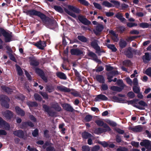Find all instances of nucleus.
I'll return each instance as SVG.
<instances>
[{
    "instance_id": "obj_34",
    "label": "nucleus",
    "mask_w": 151,
    "mask_h": 151,
    "mask_svg": "<svg viewBox=\"0 0 151 151\" xmlns=\"http://www.w3.org/2000/svg\"><path fill=\"white\" fill-rule=\"evenodd\" d=\"M151 56L148 53H145V55L143 57V60L144 62H145V60L147 61L149 60L150 59Z\"/></svg>"
},
{
    "instance_id": "obj_33",
    "label": "nucleus",
    "mask_w": 151,
    "mask_h": 151,
    "mask_svg": "<svg viewBox=\"0 0 151 151\" xmlns=\"http://www.w3.org/2000/svg\"><path fill=\"white\" fill-rule=\"evenodd\" d=\"M130 50L131 48H129L124 52V54L129 58H131L132 56V54Z\"/></svg>"
},
{
    "instance_id": "obj_9",
    "label": "nucleus",
    "mask_w": 151,
    "mask_h": 151,
    "mask_svg": "<svg viewBox=\"0 0 151 151\" xmlns=\"http://www.w3.org/2000/svg\"><path fill=\"white\" fill-rule=\"evenodd\" d=\"M118 74V72L117 71H112L110 73L107 74L108 76V79L109 80V81L111 82L113 81L112 80H111V79L112 78L113 76L117 74ZM117 80V79L115 78L113 81L114 82H115Z\"/></svg>"
},
{
    "instance_id": "obj_25",
    "label": "nucleus",
    "mask_w": 151,
    "mask_h": 151,
    "mask_svg": "<svg viewBox=\"0 0 151 151\" xmlns=\"http://www.w3.org/2000/svg\"><path fill=\"white\" fill-rule=\"evenodd\" d=\"M52 107L55 110L58 111H60L61 109L60 106L59 105L58 103H56L52 104Z\"/></svg>"
},
{
    "instance_id": "obj_7",
    "label": "nucleus",
    "mask_w": 151,
    "mask_h": 151,
    "mask_svg": "<svg viewBox=\"0 0 151 151\" xmlns=\"http://www.w3.org/2000/svg\"><path fill=\"white\" fill-rule=\"evenodd\" d=\"M2 114L4 116L8 119H11L14 116L13 113L8 110H7L3 112Z\"/></svg>"
},
{
    "instance_id": "obj_36",
    "label": "nucleus",
    "mask_w": 151,
    "mask_h": 151,
    "mask_svg": "<svg viewBox=\"0 0 151 151\" xmlns=\"http://www.w3.org/2000/svg\"><path fill=\"white\" fill-rule=\"evenodd\" d=\"M63 63L62 64V66L61 67V69H62V68H63L65 70H66V58L64 57L63 58Z\"/></svg>"
},
{
    "instance_id": "obj_43",
    "label": "nucleus",
    "mask_w": 151,
    "mask_h": 151,
    "mask_svg": "<svg viewBox=\"0 0 151 151\" xmlns=\"http://www.w3.org/2000/svg\"><path fill=\"white\" fill-rule=\"evenodd\" d=\"M133 89L134 92L136 93H138L139 92V87L138 86H134L133 87Z\"/></svg>"
},
{
    "instance_id": "obj_17",
    "label": "nucleus",
    "mask_w": 151,
    "mask_h": 151,
    "mask_svg": "<svg viewBox=\"0 0 151 151\" xmlns=\"http://www.w3.org/2000/svg\"><path fill=\"white\" fill-rule=\"evenodd\" d=\"M63 36H62V39H63V45H64V47L66 46V40H65V32L66 31V27H63Z\"/></svg>"
},
{
    "instance_id": "obj_48",
    "label": "nucleus",
    "mask_w": 151,
    "mask_h": 151,
    "mask_svg": "<svg viewBox=\"0 0 151 151\" xmlns=\"http://www.w3.org/2000/svg\"><path fill=\"white\" fill-rule=\"evenodd\" d=\"M27 122H22L20 127L22 129H25L27 128Z\"/></svg>"
},
{
    "instance_id": "obj_40",
    "label": "nucleus",
    "mask_w": 151,
    "mask_h": 151,
    "mask_svg": "<svg viewBox=\"0 0 151 151\" xmlns=\"http://www.w3.org/2000/svg\"><path fill=\"white\" fill-rule=\"evenodd\" d=\"M39 93L45 99H48V95L46 93L40 91L39 92Z\"/></svg>"
},
{
    "instance_id": "obj_31",
    "label": "nucleus",
    "mask_w": 151,
    "mask_h": 151,
    "mask_svg": "<svg viewBox=\"0 0 151 151\" xmlns=\"http://www.w3.org/2000/svg\"><path fill=\"white\" fill-rule=\"evenodd\" d=\"M34 97L35 99L39 101H41L42 100L41 96L37 93H35L34 95Z\"/></svg>"
},
{
    "instance_id": "obj_62",
    "label": "nucleus",
    "mask_w": 151,
    "mask_h": 151,
    "mask_svg": "<svg viewBox=\"0 0 151 151\" xmlns=\"http://www.w3.org/2000/svg\"><path fill=\"white\" fill-rule=\"evenodd\" d=\"M25 73L28 79V80H31L32 79V77L29 73L26 70L25 71Z\"/></svg>"
},
{
    "instance_id": "obj_64",
    "label": "nucleus",
    "mask_w": 151,
    "mask_h": 151,
    "mask_svg": "<svg viewBox=\"0 0 151 151\" xmlns=\"http://www.w3.org/2000/svg\"><path fill=\"white\" fill-rule=\"evenodd\" d=\"M131 145L134 146L136 147H138L139 146V143L138 142L132 141L131 142Z\"/></svg>"
},
{
    "instance_id": "obj_10",
    "label": "nucleus",
    "mask_w": 151,
    "mask_h": 151,
    "mask_svg": "<svg viewBox=\"0 0 151 151\" xmlns=\"http://www.w3.org/2000/svg\"><path fill=\"white\" fill-rule=\"evenodd\" d=\"M103 26L101 24H98L96 27V29L94 31V32L96 35H98L104 29Z\"/></svg>"
},
{
    "instance_id": "obj_51",
    "label": "nucleus",
    "mask_w": 151,
    "mask_h": 151,
    "mask_svg": "<svg viewBox=\"0 0 151 151\" xmlns=\"http://www.w3.org/2000/svg\"><path fill=\"white\" fill-rule=\"evenodd\" d=\"M49 131L47 130H45L44 131V137L46 138H49L50 137L49 135L48 134Z\"/></svg>"
},
{
    "instance_id": "obj_32",
    "label": "nucleus",
    "mask_w": 151,
    "mask_h": 151,
    "mask_svg": "<svg viewBox=\"0 0 151 151\" xmlns=\"http://www.w3.org/2000/svg\"><path fill=\"white\" fill-rule=\"evenodd\" d=\"M139 25L140 27L143 28H147L150 26L149 24L146 22H142L140 23L139 24Z\"/></svg>"
},
{
    "instance_id": "obj_5",
    "label": "nucleus",
    "mask_w": 151,
    "mask_h": 151,
    "mask_svg": "<svg viewBox=\"0 0 151 151\" xmlns=\"http://www.w3.org/2000/svg\"><path fill=\"white\" fill-rule=\"evenodd\" d=\"M35 72L45 82L47 83L48 82V77L45 76L44 72L42 70L36 68L35 69Z\"/></svg>"
},
{
    "instance_id": "obj_35",
    "label": "nucleus",
    "mask_w": 151,
    "mask_h": 151,
    "mask_svg": "<svg viewBox=\"0 0 151 151\" xmlns=\"http://www.w3.org/2000/svg\"><path fill=\"white\" fill-rule=\"evenodd\" d=\"M110 2L113 4V7L115 6L118 7L120 5L119 2L114 0H112Z\"/></svg>"
},
{
    "instance_id": "obj_45",
    "label": "nucleus",
    "mask_w": 151,
    "mask_h": 151,
    "mask_svg": "<svg viewBox=\"0 0 151 151\" xmlns=\"http://www.w3.org/2000/svg\"><path fill=\"white\" fill-rule=\"evenodd\" d=\"M96 123L99 126H103L104 124L103 122L101 120H97L96 121Z\"/></svg>"
},
{
    "instance_id": "obj_6",
    "label": "nucleus",
    "mask_w": 151,
    "mask_h": 151,
    "mask_svg": "<svg viewBox=\"0 0 151 151\" xmlns=\"http://www.w3.org/2000/svg\"><path fill=\"white\" fill-rule=\"evenodd\" d=\"M1 105L6 109L9 108V105L8 102L9 101L10 99L6 96H3L1 99Z\"/></svg>"
},
{
    "instance_id": "obj_15",
    "label": "nucleus",
    "mask_w": 151,
    "mask_h": 151,
    "mask_svg": "<svg viewBox=\"0 0 151 151\" xmlns=\"http://www.w3.org/2000/svg\"><path fill=\"white\" fill-rule=\"evenodd\" d=\"M129 129L135 132H140L142 130V128L140 126H137L134 127H129Z\"/></svg>"
},
{
    "instance_id": "obj_58",
    "label": "nucleus",
    "mask_w": 151,
    "mask_h": 151,
    "mask_svg": "<svg viewBox=\"0 0 151 151\" xmlns=\"http://www.w3.org/2000/svg\"><path fill=\"white\" fill-rule=\"evenodd\" d=\"M145 73L151 77V68H148L145 71Z\"/></svg>"
},
{
    "instance_id": "obj_39",
    "label": "nucleus",
    "mask_w": 151,
    "mask_h": 151,
    "mask_svg": "<svg viewBox=\"0 0 151 151\" xmlns=\"http://www.w3.org/2000/svg\"><path fill=\"white\" fill-rule=\"evenodd\" d=\"M111 88L113 91H120L122 90V89L120 88L115 86H112L111 87Z\"/></svg>"
},
{
    "instance_id": "obj_38",
    "label": "nucleus",
    "mask_w": 151,
    "mask_h": 151,
    "mask_svg": "<svg viewBox=\"0 0 151 151\" xmlns=\"http://www.w3.org/2000/svg\"><path fill=\"white\" fill-rule=\"evenodd\" d=\"M126 44L127 43L124 40H121L119 42V45L121 48H124L126 46Z\"/></svg>"
},
{
    "instance_id": "obj_57",
    "label": "nucleus",
    "mask_w": 151,
    "mask_h": 151,
    "mask_svg": "<svg viewBox=\"0 0 151 151\" xmlns=\"http://www.w3.org/2000/svg\"><path fill=\"white\" fill-rule=\"evenodd\" d=\"M29 119L34 122H36L37 119L36 118L32 115L31 114L29 116Z\"/></svg>"
},
{
    "instance_id": "obj_50",
    "label": "nucleus",
    "mask_w": 151,
    "mask_h": 151,
    "mask_svg": "<svg viewBox=\"0 0 151 151\" xmlns=\"http://www.w3.org/2000/svg\"><path fill=\"white\" fill-rule=\"evenodd\" d=\"M103 129L104 132H106L108 131H110L111 130L110 127L106 124H104L103 125Z\"/></svg>"
},
{
    "instance_id": "obj_56",
    "label": "nucleus",
    "mask_w": 151,
    "mask_h": 151,
    "mask_svg": "<svg viewBox=\"0 0 151 151\" xmlns=\"http://www.w3.org/2000/svg\"><path fill=\"white\" fill-rule=\"evenodd\" d=\"M80 3L85 5L88 6L89 4L85 0H78Z\"/></svg>"
},
{
    "instance_id": "obj_18",
    "label": "nucleus",
    "mask_w": 151,
    "mask_h": 151,
    "mask_svg": "<svg viewBox=\"0 0 151 151\" xmlns=\"http://www.w3.org/2000/svg\"><path fill=\"white\" fill-rule=\"evenodd\" d=\"M1 88L4 91L8 94H11L13 91L12 89L5 86H1Z\"/></svg>"
},
{
    "instance_id": "obj_55",
    "label": "nucleus",
    "mask_w": 151,
    "mask_h": 151,
    "mask_svg": "<svg viewBox=\"0 0 151 151\" xmlns=\"http://www.w3.org/2000/svg\"><path fill=\"white\" fill-rule=\"evenodd\" d=\"M46 151H55L54 147L51 146H49L46 148Z\"/></svg>"
},
{
    "instance_id": "obj_49",
    "label": "nucleus",
    "mask_w": 151,
    "mask_h": 151,
    "mask_svg": "<svg viewBox=\"0 0 151 151\" xmlns=\"http://www.w3.org/2000/svg\"><path fill=\"white\" fill-rule=\"evenodd\" d=\"M35 45L38 48L41 49L40 47H42L41 44V41L40 40L39 41L37 42L35 44Z\"/></svg>"
},
{
    "instance_id": "obj_54",
    "label": "nucleus",
    "mask_w": 151,
    "mask_h": 151,
    "mask_svg": "<svg viewBox=\"0 0 151 151\" xmlns=\"http://www.w3.org/2000/svg\"><path fill=\"white\" fill-rule=\"evenodd\" d=\"M91 45L95 49H98L99 47H98L97 44L96 42H93L91 43Z\"/></svg>"
},
{
    "instance_id": "obj_14",
    "label": "nucleus",
    "mask_w": 151,
    "mask_h": 151,
    "mask_svg": "<svg viewBox=\"0 0 151 151\" xmlns=\"http://www.w3.org/2000/svg\"><path fill=\"white\" fill-rule=\"evenodd\" d=\"M29 59H30V64L31 65L37 66L39 65V62L34 58L30 57Z\"/></svg>"
},
{
    "instance_id": "obj_60",
    "label": "nucleus",
    "mask_w": 151,
    "mask_h": 151,
    "mask_svg": "<svg viewBox=\"0 0 151 151\" xmlns=\"http://www.w3.org/2000/svg\"><path fill=\"white\" fill-rule=\"evenodd\" d=\"M139 33V32L138 30L135 29L131 30L130 32V33L131 34L138 35Z\"/></svg>"
},
{
    "instance_id": "obj_41",
    "label": "nucleus",
    "mask_w": 151,
    "mask_h": 151,
    "mask_svg": "<svg viewBox=\"0 0 151 151\" xmlns=\"http://www.w3.org/2000/svg\"><path fill=\"white\" fill-rule=\"evenodd\" d=\"M104 132V130L103 128H99L96 129L95 131L94 132L96 134H99Z\"/></svg>"
},
{
    "instance_id": "obj_28",
    "label": "nucleus",
    "mask_w": 151,
    "mask_h": 151,
    "mask_svg": "<svg viewBox=\"0 0 151 151\" xmlns=\"http://www.w3.org/2000/svg\"><path fill=\"white\" fill-rule=\"evenodd\" d=\"M96 79L99 82L103 83L104 82V80L103 76L101 75H97L96 76Z\"/></svg>"
},
{
    "instance_id": "obj_19",
    "label": "nucleus",
    "mask_w": 151,
    "mask_h": 151,
    "mask_svg": "<svg viewBox=\"0 0 151 151\" xmlns=\"http://www.w3.org/2000/svg\"><path fill=\"white\" fill-rule=\"evenodd\" d=\"M72 54L75 55H79L83 54V52L78 49H72L70 50Z\"/></svg>"
},
{
    "instance_id": "obj_20",
    "label": "nucleus",
    "mask_w": 151,
    "mask_h": 151,
    "mask_svg": "<svg viewBox=\"0 0 151 151\" xmlns=\"http://www.w3.org/2000/svg\"><path fill=\"white\" fill-rule=\"evenodd\" d=\"M56 76L61 79H66V76L65 74L61 72H57L56 73Z\"/></svg>"
},
{
    "instance_id": "obj_23",
    "label": "nucleus",
    "mask_w": 151,
    "mask_h": 151,
    "mask_svg": "<svg viewBox=\"0 0 151 151\" xmlns=\"http://www.w3.org/2000/svg\"><path fill=\"white\" fill-rule=\"evenodd\" d=\"M116 17L122 22H124L126 21L125 19L123 17L122 14L119 13L115 15Z\"/></svg>"
},
{
    "instance_id": "obj_44",
    "label": "nucleus",
    "mask_w": 151,
    "mask_h": 151,
    "mask_svg": "<svg viewBox=\"0 0 151 151\" xmlns=\"http://www.w3.org/2000/svg\"><path fill=\"white\" fill-rule=\"evenodd\" d=\"M78 39L82 42H85L87 41V39L85 37L82 36H78Z\"/></svg>"
},
{
    "instance_id": "obj_30",
    "label": "nucleus",
    "mask_w": 151,
    "mask_h": 151,
    "mask_svg": "<svg viewBox=\"0 0 151 151\" xmlns=\"http://www.w3.org/2000/svg\"><path fill=\"white\" fill-rule=\"evenodd\" d=\"M106 45L109 49H111L112 51L115 52L117 49L115 47L114 45H111L109 43H106Z\"/></svg>"
},
{
    "instance_id": "obj_8",
    "label": "nucleus",
    "mask_w": 151,
    "mask_h": 151,
    "mask_svg": "<svg viewBox=\"0 0 151 151\" xmlns=\"http://www.w3.org/2000/svg\"><path fill=\"white\" fill-rule=\"evenodd\" d=\"M13 134L15 136L18 137L20 138H24V133L22 130H19L14 131L13 132Z\"/></svg>"
},
{
    "instance_id": "obj_59",
    "label": "nucleus",
    "mask_w": 151,
    "mask_h": 151,
    "mask_svg": "<svg viewBox=\"0 0 151 151\" xmlns=\"http://www.w3.org/2000/svg\"><path fill=\"white\" fill-rule=\"evenodd\" d=\"M83 151H90V149L88 146H84L82 147Z\"/></svg>"
},
{
    "instance_id": "obj_16",
    "label": "nucleus",
    "mask_w": 151,
    "mask_h": 151,
    "mask_svg": "<svg viewBox=\"0 0 151 151\" xmlns=\"http://www.w3.org/2000/svg\"><path fill=\"white\" fill-rule=\"evenodd\" d=\"M108 99V98L105 95L102 94H99L95 98L94 100L96 101H99L100 100H106Z\"/></svg>"
},
{
    "instance_id": "obj_21",
    "label": "nucleus",
    "mask_w": 151,
    "mask_h": 151,
    "mask_svg": "<svg viewBox=\"0 0 151 151\" xmlns=\"http://www.w3.org/2000/svg\"><path fill=\"white\" fill-rule=\"evenodd\" d=\"M45 88L46 91H48L49 93L53 91L54 90V87L51 84L46 85Z\"/></svg>"
},
{
    "instance_id": "obj_3",
    "label": "nucleus",
    "mask_w": 151,
    "mask_h": 151,
    "mask_svg": "<svg viewBox=\"0 0 151 151\" xmlns=\"http://www.w3.org/2000/svg\"><path fill=\"white\" fill-rule=\"evenodd\" d=\"M67 7L68 9V10H67V13L73 17L76 18L77 16L73 12L79 13V10L72 6L68 5Z\"/></svg>"
},
{
    "instance_id": "obj_46",
    "label": "nucleus",
    "mask_w": 151,
    "mask_h": 151,
    "mask_svg": "<svg viewBox=\"0 0 151 151\" xmlns=\"http://www.w3.org/2000/svg\"><path fill=\"white\" fill-rule=\"evenodd\" d=\"M92 116L91 115H87L85 117V120L86 122H89L91 121Z\"/></svg>"
},
{
    "instance_id": "obj_37",
    "label": "nucleus",
    "mask_w": 151,
    "mask_h": 151,
    "mask_svg": "<svg viewBox=\"0 0 151 151\" xmlns=\"http://www.w3.org/2000/svg\"><path fill=\"white\" fill-rule=\"evenodd\" d=\"M32 135L34 137H37L39 135V130L37 129H35L32 132Z\"/></svg>"
},
{
    "instance_id": "obj_53",
    "label": "nucleus",
    "mask_w": 151,
    "mask_h": 151,
    "mask_svg": "<svg viewBox=\"0 0 151 151\" xmlns=\"http://www.w3.org/2000/svg\"><path fill=\"white\" fill-rule=\"evenodd\" d=\"M128 149L124 147H119L116 149V151H127Z\"/></svg>"
},
{
    "instance_id": "obj_29",
    "label": "nucleus",
    "mask_w": 151,
    "mask_h": 151,
    "mask_svg": "<svg viewBox=\"0 0 151 151\" xmlns=\"http://www.w3.org/2000/svg\"><path fill=\"white\" fill-rule=\"evenodd\" d=\"M54 9L57 12L60 13H62L63 12V8L60 6H54Z\"/></svg>"
},
{
    "instance_id": "obj_13",
    "label": "nucleus",
    "mask_w": 151,
    "mask_h": 151,
    "mask_svg": "<svg viewBox=\"0 0 151 151\" xmlns=\"http://www.w3.org/2000/svg\"><path fill=\"white\" fill-rule=\"evenodd\" d=\"M140 145L142 146H145L147 148L151 147V141L148 140H144L140 142Z\"/></svg>"
},
{
    "instance_id": "obj_24",
    "label": "nucleus",
    "mask_w": 151,
    "mask_h": 151,
    "mask_svg": "<svg viewBox=\"0 0 151 151\" xmlns=\"http://www.w3.org/2000/svg\"><path fill=\"white\" fill-rule=\"evenodd\" d=\"M27 104L29 107H36L38 106V104L36 101H29L27 102Z\"/></svg>"
},
{
    "instance_id": "obj_27",
    "label": "nucleus",
    "mask_w": 151,
    "mask_h": 151,
    "mask_svg": "<svg viewBox=\"0 0 151 151\" xmlns=\"http://www.w3.org/2000/svg\"><path fill=\"white\" fill-rule=\"evenodd\" d=\"M15 66L18 75L20 76L22 75L23 72L20 66L17 64H16Z\"/></svg>"
},
{
    "instance_id": "obj_2",
    "label": "nucleus",
    "mask_w": 151,
    "mask_h": 151,
    "mask_svg": "<svg viewBox=\"0 0 151 151\" xmlns=\"http://www.w3.org/2000/svg\"><path fill=\"white\" fill-rule=\"evenodd\" d=\"M11 34L7 32L3 28L0 27V37L3 35L4 37L5 42H10L12 37Z\"/></svg>"
},
{
    "instance_id": "obj_26",
    "label": "nucleus",
    "mask_w": 151,
    "mask_h": 151,
    "mask_svg": "<svg viewBox=\"0 0 151 151\" xmlns=\"http://www.w3.org/2000/svg\"><path fill=\"white\" fill-rule=\"evenodd\" d=\"M102 5L108 8H110L113 7V4L106 1H104L102 3Z\"/></svg>"
},
{
    "instance_id": "obj_11",
    "label": "nucleus",
    "mask_w": 151,
    "mask_h": 151,
    "mask_svg": "<svg viewBox=\"0 0 151 151\" xmlns=\"http://www.w3.org/2000/svg\"><path fill=\"white\" fill-rule=\"evenodd\" d=\"M16 113L22 116H24L25 114L24 111L19 106H16L15 108Z\"/></svg>"
},
{
    "instance_id": "obj_4",
    "label": "nucleus",
    "mask_w": 151,
    "mask_h": 151,
    "mask_svg": "<svg viewBox=\"0 0 151 151\" xmlns=\"http://www.w3.org/2000/svg\"><path fill=\"white\" fill-rule=\"evenodd\" d=\"M42 108L45 112H46L49 115V116L54 117L56 115V112L52 110L51 107L45 104H42Z\"/></svg>"
},
{
    "instance_id": "obj_47",
    "label": "nucleus",
    "mask_w": 151,
    "mask_h": 151,
    "mask_svg": "<svg viewBox=\"0 0 151 151\" xmlns=\"http://www.w3.org/2000/svg\"><path fill=\"white\" fill-rule=\"evenodd\" d=\"M93 4L95 7L96 9H102V7L100 4L96 2H93Z\"/></svg>"
},
{
    "instance_id": "obj_22",
    "label": "nucleus",
    "mask_w": 151,
    "mask_h": 151,
    "mask_svg": "<svg viewBox=\"0 0 151 151\" xmlns=\"http://www.w3.org/2000/svg\"><path fill=\"white\" fill-rule=\"evenodd\" d=\"M82 136L83 138L85 139H87L90 137H92L93 139H94V137L91 134L86 132L82 133Z\"/></svg>"
},
{
    "instance_id": "obj_63",
    "label": "nucleus",
    "mask_w": 151,
    "mask_h": 151,
    "mask_svg": "<svg viewBox=\"0 0 151 151\" xmlns=\"http://www.w3.org/2000/svg\"><path fill=\"white\" fill-rule=\"evenodd\" d=\"M127 25L128 27H131L134 26H137V24L135 23H127Z\"/></svg>"
},
{
    "instance_id": "obj_1",
    "label": "nucleus",
    "mask_w": 151,
    "mask_h": 151,
    "mask_svg": "<svg viewBox=\"0 0 151 151\" xmlns=\"http://www.w3.org/2000/svg\"><path fill=\"white\" fill-rule=\"evenodd\" d=\"M24 12L33 17V16H37L42 20L44 24L47 27L51 29H54L58 27L57 22L53 19H51L46 16L44 14L34 9L27 10Z\"/></svg>"
},
{
    "instance_id": "obj_52",
    "label": "nucleus",
    "mask_w": 151,
    "mask_h": 151,
    "mask_svg": "<svg viewBox=\"0 0 151 151\" xmlns=\"http://www.w3.org/2000/svg\"><path fill=\"white\" fill-rule=\"evenodd\" d=\"M74 110L73 108L70 105L67 104V111L72 112Z\"/></svg>"
},
{
    "instance_id": "obj_61",
    "label": "nucleus",
    "mask_w": 151,
    "mask_h": 151,
    "mask_svg": "<svg viewBox=\"0 0 151 151\" xmlns=\"http://www.w3.org/2000/svg\"><path fill=\"white\" fill-rule=\"evenodd\" d=\"M27 149L29 151H39L36 148H31L30 145L28 146Z\"/></svg>"
},
{
    "instance_id": "obj_12",
    "label": "nucleus",
    "mask_w": 151,
    "mask_h": 151,
    "mask_svg": "<svg viewBox=\"0 0 151 151\" xmlns=\"http://www.w3.org/2000/svg\"><path fill=\"white\" fill-rule=\"evenodd\" d=\"M78 19L80 21L85 25H88L91 24L90 22L82 16H79Z\"/></svg>"
},
{
    "instance_id": "obj_42",
    "label": "nucleus",
    "mask_w": 151,
    "mask_h": 151,
    "mask_svg": "<svg viewBox=\"0 0 151 151\" xmlns=\"http://www.w3.org/2000/svg\"><path fill=\"white\" fill-rule=\"evenodd\" d=\"M57 88L58 90L60 91L66 92V87L64 86H58L57 87Z\"/></svg>"
}]
</instances>
